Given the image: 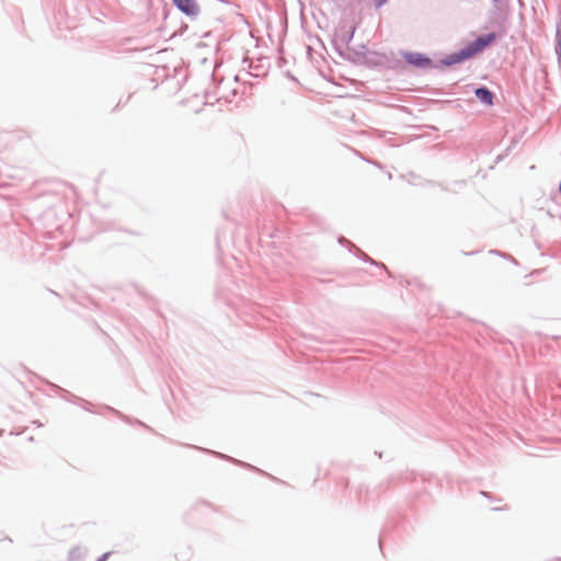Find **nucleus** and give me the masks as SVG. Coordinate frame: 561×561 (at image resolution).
<instances>
[{"mask_svg": "<svg viewBox=\"0 0 561 561\" xmlns=\"http://www.w3.org/2000/svg\"><path fill=\"white\" fill-rule=\"evenodd\" d=\"M408 61L417 66L430 65L431 62L428 58H425L420 54L409 55Z\"/></svg>", "mask_w": 561, "mask_h": 561, "instance_id": "4", "label": "nucleus"}, {"mask_svg": "<svg viewBox=\"0 0 561 561\" xmlns=\"http://www.w3.org/2000/svg\"><path fill=\"white\" fill-rule=\"evenodd\" d=\"M476 96L484 104L492 105L493 104V94L486 88H479L476 90Z\"/></svg>", "mask_w": 561, "mask_h": 561, "instance_id": "3", "label": "nucleus"}, {"mask_svg": "<svg viewBox=\"0 0 561 561\" xmlns=\"http://www.w3.org/2000/svg\"><path fill=\"white\" fill-rule=\"evenodd\" d=\"M174 5L184 14L195 16L199 13V5L196 0H172Z\"/></svg>", "mask_w": 561, "mask_h": 561, "instance_id": "2", "label": "nucleus"}, {"mask_svg": "<svg viewBox=\"0 0 561 561\" xmlns=\"http://www.w3.org/2000/svg\"><path fill=\"white\" fill-rule=\"evenodd\" d=\"M495 37L496 36L494 33H489L484 36L478 37L476 41L471 42L466 48L448 55L444 60V64L450 66L473 57L478 53L482 51L491 43H493Z\"/></svg>", "mask_w": 561, "mask_h": 561, "instance_id": "1", "label": "nucleus"}]
</instances>
